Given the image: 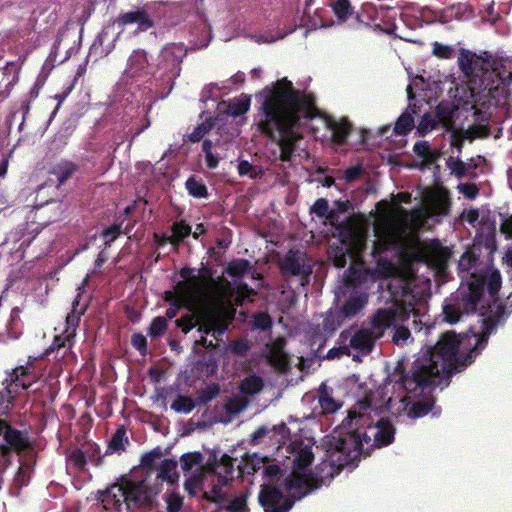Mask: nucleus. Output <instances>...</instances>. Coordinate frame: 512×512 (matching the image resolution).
Instances as JSON below:
<instances>
[{
    "label": "nucleus",
    "instance_id": "obj_8",
    "mask_svg": "<svg viewBox=\"0 0 512 512\" xmlns=\"http://www.w3.org/2000/svg\"><path fill=\"white\" fill-rule=\"evenodd\" d=\"M188 54V49L183 43H168L160 50L157 56L156 68L163 78H167L174 84V80L180 76L182 62Z\"/></svg>",
    "mask_w": 512,
    "mask_h": 512
},
{
    "label": "nucleus",
    "instance_id": "obj_29",
    "mask_svg": "<svg viewBox=\"0 0 512 512\" xmlns=\"http://www.w3.org/2000/svg\"><path fill=\"white\" fill-rule=\"evenodd\" d=\"M426 254L429 261L438 267L445 266L450 257L448 249L438 242L432 243L427 248Z\"/></svg>",
    "mask_w": 512,
    "mask_h": 512
},
{
    "label": "nucleus",
    "instance_id": "obj_23",
    "mask_svg": "<svg viewBox=\"0 0 512 512\" xmlns=\"http://www.w3.org/2000/svg\"><path fill=\"white\" fill-rule=\"evenodd\" d=\"M78 171V164L68 159H61L51 166L49 174L55 177L57 187H60Z\"/></svg>",
    "mask_w": 512,
    "mask_h": 512
},
{
    "label": "nucleus",
    "instance_id": "obj_13",
    "mask_svg": "<svg viewBox=\"0 0 512 512\" xmlns=\"http://www.w3.org/2000/svg\"><path fill=\"white\" fill-rule=\"evenodd\" d=\"M305 254L298 249H290L279 263L282 276L286 279L292 276L300 277V285L309 284L312 267L305 261Z\"/></svg>",
    "mask_w": 512,
    "mask_h": 512
},
{
    "label": "nucleus",
    "instance_id": "obj_15",
    "mask_svg": "<svg viewBox=\"0 0 512 512\" xmlns=\"http://www.w3.org/2000/svg\"><path fill=\"white\" fill-rule=\"evenodd\" d=\"M113 24L117 25L121 31H123L127 25L137 24L138 27L136 32H144L155 26L153 19L143 8H138L135 11L120 13L114 19Z\"/></svg>",
    "mask_w": 512,
    "mask_h": 512
},
{
    "label": "nucleus",
    "instance_id": "obj_61",
    "mask_svg": "<svg viewBox=\"0 0 512 512\" xmlns=\"http://www.w3.org/2000/svg\"><path fill=\"white\" fill-rule=\"evenodd\" d=\"M122 232V223H114L113 225L105 228L101 236L106 240L105 244L109 245L111 242L115 241Z\"/></svg>",
    "mask_w": 512,
    "mask_h": 512
},
{
    "label": "nucleus",
    "instance_id": "obj_37",
    "mask_svg": "<svg viewBox=\"0 0 512 512\" xmlns=\"http://www.w3.org/2000/svg\"><path fill=\"white\" fill-rule=\"evenodd\" d=\"M263 388V380L257 375H250L244 378L240 385V392L244 395H255L259 393Z\"/></svg>",
    "mask_w": 512,
    "mask_h": 512
},
{
    "label": "nucleus",
    "instance_id": "obj_46",
    "mask_svg": "<svg viewBox=\"0 0 512 512\" xmlns=\"http://www.w3.org/2000/svg\"><path fill=\"white\" fill-rule=\"evenodd\" d=\"M220 392V386L217 383L208 385L197 393L196 404L206 405L212 401Z\"/></svg>",
    "mask_w": 512,
    "mask_h": 512
},
{
    "label": "nucleus",
    "instance_id": "obj_59",
    "mask_svg": "<svg viewBox=\"0 0 512 512\" xmlns=\"http://www.w3.org/2000/svg\"><path fill=\"white\" fill-rule=\"evenodd\" d=\"M465 134H467L469 140L487 138L490 135V129L487 125L478 124L465 130Z\"/></svg>",
    "mask_w": 512,
    "mask_h": 512
},
{
    "label": "nucleus",
    "instance_id": "obj_25",
    "mask_svg": "<svg viewBox=\"0 0 512 512\" xmlns=\"http://www.w3.org/2000/svg\"><path fill=\"white\" fill-rule=\"evenodd\" d=\"M457 111V107L450 102H440L435 109V116L438 123L445 128L446 131H450L453 128L454 117Z\"/></svg>",
    "mask_w": 512,
    "mask_h": 512
},
{
    "label": "nucleus",
    "instance_id": "obj_2",
    "mask_svg": "<svg viewBox=\"0 0 512 512\" xmlns=\"http://www.w3.org/2000/svg\"><path fill=\"white\" fill-rule=\"evenodd\" d=\"M460 344V335L446 331L433 347H428L412 362L409 369L404 361H399L388 375L389 382L406 393L417 395L441 384L443 379L449 380L473 361L475 349L462 357L458 355Z\"/></svg>",
    "mask_w": 512,
    "mask_h": 512
},
{
    "label": "nucleus",
    "instance_id": "obj_11",
    "mask_svg": "<svg viewBox=\"0 0 512 512\" xmlns=\"http://www.w3.org/2000/svg\"><path fill=\"white\" fill-rule=\"evenodd\" d=\"M258 502L264 512H289L295 504V499L286 497L275 483H264L260 486Z\"/></svg>",
    "mask_w": 512,
    "mask_h": 512
},
{
    "label": "nucleus",
    "instance_id": "obj_49",
    "mask_svg": "<svg viewBox=\"0 0 512 512\" xmlns=\"http://www.w3.org/2000/svg\"><path fill=\"white\" fill-rule=\"evenodd\" d=\"M202 454L200 452L185 453L180 458L181 468L184 472L190 471L193 467L202 462Z\"/></svg>",
    "mask_w": 512,
    "mask_h": 512
},
{
    "label": "nucleus",
    "instance_id": "obj_35",
    "mask_svg": "<svg viewBox=\"0 0 512 512\" xmlns=\"http://www.w3.org/2000/svg\"><path fill=\"white\" fill-rule=\"evenodd\" d=\"M251 268L252 266L249 260L233 259L227 264L225 273L233 278H242L251 270Z\"/></svg>",
    "mask_w": 512,
    "mask_h": 512
},
{
    "label": "nucleus",
    "instance_id": "obj_32",
    "mask_svg": "<svg viewBox=\"0 0 512 512\" xmlns=\"http://www.w3.org/2000/svg\"><path fill=\"white\" fill-rule=\"evenodd\" d=\"M157 478L174 484L179 478L177 462L173 459H164L159 467Z\"/></svg>",
    "mask_w": 512,
    "mask_h": 512
},
{
    "label": "nucleus",
    "instance_id": "obj_45",
    "mask_svg": "<svg viewBox=\"0 0 512 512\" xmlns=\"http://www.w3.org/2000/svg\"><path fill=\"white\" fill-rule=\"evenodd\" d=\"M475 54L470 51L462 50L458 57V65L460 70L466 74L471 75L474 72L476 60L474 59Z\"/></svg>",
    "mask_w": 512,
    "mask_h": 512
},
{
    "label": "nucleus",
    "instance_id": "obj_58",
    "mask_svg": "<svg viewBox=\"0 0 512 512\" xmlns=\"http://www.w3.org/2000/svg\"><path fill=\"white\" fill-rule=\"evenodd\" d=\"M432 46V54L439 59H451L454 55V49L449 45L435 41Z\"/></svg>",
    "mask_w": 512,
    "mask_h": 512
},
{
    "label": "nucleus",
    "instance_id": "obj_36",
    "mask_svg": "<svg viewBox=\"0 0 512 512\" xmlns=\"http://www.w3.org/2000/svg\"><path fill=\"white\" fill-rule=\"evenodd\" d=\"M344 320L345 318L339 311H330L323 317L322 323L319 324L322 326V329L326 331V335L331 337L334 332L343 325Z\"/></svg>",
    "mask_w": 512,
    "mask_h": 512
},
{
    "label": "nucleus",
    "instance_id": "obj_64",
    "mask_svg": "<svg viewBox=\"0 0 512 512\" xmlns=\"http://www.w3.org/2000/svg\"><path fill=\"white\" fill-rule=\"evenodd\" d=\"M229 512H245L247 509V498L245 495L235 497L227 506Z\"/></svg>",
    "mask_w": 512,
    "mask_h": 512
},
{
    "label": "nucleus",
    "instance_id": "obj_6",
    "mask_svg": "<svg viewBox=\"0 0 512 512\" xmlns=\"http://www.w3.org/2000/svg\"><path fill=\"white\" fill-rule=\"evenodd\" d=\"M83 313L84 310L80 312H70L66 316V329L61 335L54 337L52 344L45 351L44 356L48 360L52 354H54L53 359L57 360L48 372L49 377L55 378L62 372V360L67 356L73 346L76 328L79 325L80 317Z\"/></svg>",
    "mask_w": 512,
    "mask_h": 512
},
{
    "label": "nucleus",
    "instance_id": "obj_54",
    "mask_svg": "<svg viewBox=\"0 0 512 512\" xmlns=\"http://www.w3.org/2000/svg\"><path fill=\"white\" fill-rule=\"evenodd\" d=\"M263 469V477L268 481V483H275L279 480L280 476H283L284 471L280 468L278 464H268L262 467Z\"/></svg>",
    "mask_w": 512,
    "mask_h": 512
},
{
    "label": "nucleus",
    "instance_id": "obj_28",
    "mask_svg": "<svg viewBox=\"0 0 512 512\" xmlns=\"http://www.w3.org/2000/svg\"><path fill=\"white\" fill-rule=\"evenodd\" d=\"M130 441L127 437L126 429L124 426H120L117 428L116 432L113 434L112 438L108 442L107 449L105 451V455H111L114 453L120 454L125 451L126 446L129 445Z\"/></svg>",
    "mask_w": 512,
    "mask_h": 512
},
{
    "label": "nucleus",
    "instance_id": "obj_41",
    "mask_svg": "<svg viewBox=\"0 0 512 512\" xmlns=\"http://www.w3.org/2000/svg\"><path fill=\"white\" fill-rule=\"evenodd\" d=\"M214 127V121L212 118H207L202 121L194 130L187 135V138L192 143H197L203 139Z\"/></svg>",
    "mask_w": 512,
    "mask_h": 512
},
{
    "label": "nucleus",
    "instance_id": "obj_48",
    "mask_svg": "<svg viewBox=\"0 0 512 512\" xmlns=\"http://www.w3.org/2000/svg\"><path fill=\"white\" fill-rule=\"evenodd\" d=\"M440 125L435 115L430 113H425L417 126V131L420 135L424 136L428 132L437 128Z\"/></svg>",
    "mask_w": 512,
    "mask_h": 512
},
{
    "label": "nucleus",
    "instance_id": "obj_7",
    "mask_svg": "<svg viewBox=\"0 0 512 512\" xmlns=\"http://www.w3.org/2000/svg\"><path fill=\"white\" fill-rule=\"evenodd\" d=\"M235 458L223 454L218 461L208 466L211 472V483L209 489L203 490L202 498L216 504H221L226 500V494L222 488L229 485L234 479Z\"/></svg>",
    "mask_w": 512,
    "mask_h": 512
},
{
    "label": "nucleus",
    "instance_id": "obj_42",
    "mask_svg": "<svg viewBox=\"0 0 512 512\" xmlns=\"http://www.w3.org/2000/svg\"><path fill=\"white\" fill-rule=\"evenodd\" d=\"M196 407V402L189 396L178 395L171 404V409L177 413L189 414Z\"/></svg>",
    "mask_w": 512,
    "mask_h": 512
},
{
    "label": "nucleus",
    "instance_id": "obj_56",
    "mask_svg": "<svg viewBox=\"0 0 512 512\" xmlns=\"http://www.w3.org/2000/svg\"><path fill=\"white\" fill-rule=\"evenodd\" d=\"M413 151L417 156L427 160L430 163L434 161L433 153L427 141H417L413 146Z\"/></svg>",
    "mask_w": 512,
    "mask_h": 512
},
{
    "label": "nucleus",
    "instance_id": "obj_34",
    "mask_svg": "<svg viewBox=\"0 0 512 512\" xmlns=\"http://www.w3.org/2000/svg\"><path fill=\"white\" fill-rule=\"evenodd\" d=\"M220 308L212 307L205 310L201 317V322L198 327V331L204 335L212 333L216 323L218 321V313Z\"/></svg>",
    "mask_w": 512,
    "mask_h": 512
},
{
    "label": "nucleus",
    "instance_id": "obj_44",
    "mask_svg": "<svg viewBox=\"0 0 512 512\" xmlns=\"http://www.w3.org/2000/svg\"><path fill=\"white\" fill-rule=\"evenodd\" d=\"M230 292H233L234 301L237 306H242L246 300L255 294L254 290L245 282L239 283L233 289L231 288Z\"/></svg>",
    "mask_w": 512,
    "mask_h": 512
},
{
    "label": "nucleus",
    "instance_id": "obj_18",
    "mask_svg": "<svg viewBox=\"0 0 512 512\" xmlns=\"http://www.w3.org/2000/svg\"><path fill=\"white\" fill-rule=\"evenodd\" d=\"M506 316H508V313L506 311V305L503 303H499L495 311L490 310V314L483 319V332L477 339V342H487L488 336L496 331L498 325L503 322Z\"/></svg>",
    "mask_w": 512,
    "mask_h": 512
},
{
    "label": "nucleus",
    "instance_id": "obj_16",
    "mask_svg": "<svg viewBox=\"0 0 512 512\" xmlns=\"http://www.w3.org/2000/svg\"><path fill=\"white\" fill-rule=\"evenodd\" d=\"M124 493V483L121 485L114 484L106 490L98 491L97 499L102 503L105 510L120 512L122 502H125Z\"/></svg>",
    "mask_w": 512,
    "mask_h": 512
},
{
    "label": "nucleus",
    "instance_id": "obj_62",
    "mask_svg": "<svg viewBox=\"0 0 512 512\" xmlns=\"http://www.w3.org/2000/svg\"><path fill=\"white\" fill-rule=\"evenodd\" d=\"M253 325L255 328L262 331H267L272 327V319L268 313L258 312L253 319Z\"/></svg>",
    "mask_w": 512,
    "mask_h": 512
},
{
    "label": "nucleus",
    "instance_id": "obj_30",
    "mask_svg": "<svg viewBox=\"0 0 512 512\" xmlns=\"http://www.w3.org/2000/svg\"><path fill=\"white\" fill-rule=\"evenodd\" d=\"M319 404L324 413H334L340 408V404L332 397V389L325 384L319 388Z\"/></svg>",
    "mask_w": 512,
    "mask_h": 512
},
{
    "label": "nucleus",
    "instance_id": "obj_51",
    "mask_svg": "<svg viewBox=\"0 0 512 512\" xmlns=\"http://www.w3.org/2000/svg\"><path fill=\"white\" fill-rule=\"evenodd\" d=\"M468 163L462 161L460 158H454L450 156L447 160V167L451 170V172L458 178H463L468 175L467 172Z\"/></svg>",
    "mask_w": 512,
    "mask_h": 512
},
{
    "label": "nucleus",
    "instance_id": "obj_38",
    "mask_svg": "<svg viewBox=\"0 0 512 512\" xmlns=\"http://www.w3.org/2000/svg\"><path fill=\"white\" fill-rule=\"evenodd\" d=\"M331 9L339 21L345 22L354 13L350 0H332Z\"/></svg>",
    "mask_w": 512,
    "mask_h": 512
},
{
    "label": "nucleus",
    "instance_id": "obj_19",
    "mask_svg": "<svg viewBox=\"0 0 512 512\" xmlns=\"http://www.w3.org/2000/svg\"><path fill=\"white\" fill-rule=\"evenodd\" d=\"M200 284V278L198 276H192L189 280L177 282L174 291L185 304L191 303L202 295Z\"/></svg>",
    "mask_w": 512,
    "mask_h": 512
},
{
    "label": "nucleus",
    "instance_id": "obj_21",
    "mask_svg": "<svg viewBox=\"0 0 512 512\" xmlns=\"http://www.w3.org/2000/svg\"><path fill=\"white\" fill-rule=\"evenodd\" d=\"M325 125L332 132V141L335 144L341 146L347 143V138L351 134L353 127L346 118L337 121L332 117H326Z\"/></svg>",
    "mask_w": 512,
    "mask_h": 512
},
{
    "label": "nucleus",
    "instance_id": "obj_3",
    "mask_svg": "<svg viewBox=\"0 0 512 512\" xmlns=\"http://www.w3.org/2000/svg\"><path fill=\"white\" fill-rule=\"evenodd\" d=\"M395 429L388 419L381 418L373 423L365 412L351 411L343 420L341 431L333 436L331 447V476L339 473L344 467L357 466L364 452V443L368 447H381L391 444Z\"/></svg>",
    "mask_w": 512,
    "mask_h": 512
},
{
    "label": "nucleus",
    "instance_id": "obj_12",
    "mask_svg": "<svg viewBox=\"0 0 512 512\" xmlns=\"http://www.w3.org/2000/svg\"><path fill=\"white\" fill-rule=\"evenodd\" d=\"M324 484V479L316 477L314 474L292 472L284 479V489L288 492L286 497H292L295 502L312 491L320 488Z\"/></svg>",
    "mask_w": 512,
    "mask_h": 512
},
{
    "label": "nucleus",
    "instance_id": "obj_50",
    "mask_svg": "<svg viewBox=\"0 0 512 512\" xmlns=\"http://www.w3.org/2000/svg\"><path fill=\"white\" fill-rule=\"evenodd\" d=\"M374 259L376 262L375 273L379 277L386 278L393 274L394 267H393L391 260H389L386 257H382V256L376 257Z\"/></svg>",
    "mask_w": 512,
    "mask_h": 512
},
{
    "label": "nucleus",
    "instance_id": "obj_20",
    "mask_svg": "<svg viewBox=\"0 0 512 512\" xmlns=\"http://www.w3.org/2000/svg\"><path fill=\"white\" fill-rule=\"evenodd\" d=\"M368 293L363 291L353 292L343 303L339 312L345 319L355 317L368 303Z\"/></svg>",
    "mask_w": 512,
    "mask_h": 512
},
{
    "label": "nucleus",
    "instance_id": "obj_10",
    "mask_svg": "<svg viewBox=\"0 0 512 512\" xmlns=\"http://www.w3.org/2000/svg\"><path fill=\"white\" fill-rule=\"evenodd\" d=\"M403 304H395L390 308H379L371 317V327L368 328L378 339L396 322H404L410 317V312Z\"/></svg>",
    "mask_w": 512,
    "mask_h": 512
},
{
    "label": "nucleus",
    "instance_id": "obj_22",
    "mask_svg": "<svg viewBox=\"0 0 512 512\" xmlns=\"http://www.w3.org/2000/svg\"><path fill=\"white\" fill-rule=\"evenodd\" d=\"M378 338L368 329H359L350 337L349 346L362 354L372 352Z\"/></svg>",
    "mask_w": 512,
    "mask_h": 512
},
{
    "label": "nucleus",
    "instance_id": "obj_5",
    "mask_svg": "<svg viewBox=\"0 0 512 512\" xmlns=\"http://www.w3.org/2000/svg\"><path fill=\"white\" fill-rule=\"evenodd\" d=\"M39 377L40 373L31 361L6 371V377L2 380L3 387L0 389V414L7 415L21 391L30 388Z\"/></svg>",
    "mask_w": 512,
    "mask_h": 512
},
{
    "label": "nucleus",
    "instance_id": "obj_27",
    "mask_svg": "<svg viewBox=\"0 0 512 512\" xmlns=\"http://www.w3.org/2000/svg\"><path fill=\"white\" fill-rule=\"evenodd\" d=\"M414 114H416V106L409 105L395 123L394 133L396 135L405 136L412 131L415 126Z\"/></svg>",
    "mask_w": 512,
    "mask_h": 512
},
{
    "label": "nucleus",
    "instance_id": "obj_60",
    "mask_svg": "<svg viewBox=\"0 0 512 512\" xmlns=\"http://www.w3.org/2000/svg\"><path fill=\"white\" fill-rule=\"evenodd\" d=\"M246 406L247 403L245 400L239 397H234L226 401L224 409L229 414H238L241 411H243L246 408Z\"/></svg>",
    "mask_w": 512,
    "mask_h": 512
},
{
    "label": "nucleus",
    "instance_id": "obj_40",
    "mask_svg": "<svg viewBox=\"0 0 512 512\" xmlns=\"http://www.w3.org/2000/svg\"><path fill=\"white\" fill-rule=\"evenodd\" d=\"M310 212L319 218H325L333 224L334 212L329 209L328 200L325 198H318L310 208Z\"/></svg>",
    "mask_w": 512,
    "mask_h": 512
},
{
    "label": "nucleus",
    "instance_id": "obj_39",
    "mask_svg": "<svg viewBox=\"0 0 512 512\" xmlns=\"http://www.w3.org/2000/svg\"><path fill=\"white\" fill-rule=\"evenodd\" d=\"M314 460V454L309 447L302 448L293 460L295 472H300L309 467Z\"/></svg>",
    "mask_w": 512,
    "mask_h": 512
},
{
    "label": "nucleus",
    "instance_id": "obj_17",
    "mask_svg": "<svg viewBox=\"0 0 512 512\" xmlns=\"http://www.w3.org/2000/svg\"><path fill=\"white\" fill-rule=\"evenodd\" d=\"M148 66L147 52L143 49H136L128 58L124 74L128 78H139L147 74Z\"/></svg>",
    "mask_w": 512,
    "mask_h": 512
},
{
    "label": "nucleus",
    "instance_id": "obj_1",
    "mask_svg": "<svg viewBox=\"0 0 512 512\" xmlns=\"http://www.w3.org/2000/svg\"><path fill=\"white\" fill-rule=\"evenodd\" d=\"M256 97L260 99L262 116L257 122L258 130L278 146L279 151L273 153L275 159L291 161L297 142L302 139L303 120L320 115L314 94L294 88L284 77L264 87Z\"/></svg>",
    "mask_w": 512,
    "mask_h": 512
},
{
    "label": "nucleus",
    "instance_id": "obj_57",
    "mask_svg": "<svg viewBox=\"0 0 512 512\" xmlns=\"http://www.w3.org/2000/svg\"><path fill=\"white\" fill-rule=\"evenodd\" d=\"M353 209L354 207L350 200H336L334 202V208L332 209V212H334L333 224L339 221L340 214L353 211Z\"/></svg>",
    "mask_w": 512,
    "mask_h": 512
},
{
    "label": "nucleus",
    "instance_id": "obj_33",
    "mask_svg": "<svg viewBox=\"0 0 512 512\" xmlns=\"http://www.w3.org/2000/svg\"><path fill=\"white\" fill-rule=\"evenodd\" d=\"M185 188L193 198H208L209 192L204 181L196 176H190L185 182Z\"/></svg>",
    "mask_w": 512,
    "mask_h": 512
},
{
    "label": "nucleus",
    "instance_id": "obj_47",
    "mask_svg": "<svg viewBox=\"0 0 512 512\" xmlns=\"http://www.w3.org/2000/svg\"><path fill=\"white\" fill-rule=\"evenodd\" d=\"M267 461L268 459L266 457L259 458L256 455H254L253 457H251L249 461L245 463L244 467L238 466L240 476H243L244 474L251 475L258 472L260 469H262L261 465Z\"/></svg>",
    "mask_w": 512,
    "mask_h": 512
},
{
    "label": "nucleus",
    "instance_id": "obj_14",
    "mask_svg": "<svg viewBox=\"0 0 512 512\" xmlns=\"http://www.w3.org/2000/svg\"><path fill=\"white\" fill-rule=\"evenodd\" d=\"M264 438H269L273 444L281 446L289 440L290 429L284 422L274 425L272 428L260 426L250 435L249 442L251 445H256L261 443Z\"/></svg>",
    "mask_w": 512,
    "mask_h": 512
},
{
    "label": "nucleus",
    "instance_id": "obj_26",
    "mask_svg": "<svg viewBox=\"0 0 512 512\" xmlns=\"http://www.w3.org/2000/svg\"><path fill=\"white\" fill-rule=\"evenodd\" d=\"M306 334L309 345L315 352H320L325 347L328 338H330L319 323L310 324Z\"/></svg>",
    "mask_w": 512,
    "mask_h": 512
},
{
    "label": "nucleus",
    "instance_id": "obj_43",
    "mask_svg": "<svg viewBox=\"0 0 512 512\" xmlns=\"http://www.w3.org/2000/svg\"><path fill=\"white\" fill-rule=\"evenodd\" d=\"M231 319L232 318L224 310L220 308L218 313V321L211 333L216 341L222 340V336L228 329L231 323Z\"/></svg>",
    "mask_w": 512,
    "mask_h": 512
},
{
    "label": "nucleus",
    "instance_id": "obj_63",
    "mask_svg": "<svg viewBox=\"0 0 512 512\" xmlns=\"http://www.w3.org/2000/svg\"><path fill=\"white\" fill-rule=\"evenodd\" d=\"M183 497L177 493H170L166 497L167 512H180L183 506Z\"/></svg>",
    "mask_w": 512,
    "mask_h": 512
},
{
    "label": "nucleus",
    "instance_id": "obj_9",
    "mask_svg": "<svg viewBox=\"0 0 512 512\" xmlns=\"http://www.w3.org/2000/svg\"><path fill=\"white\" fill-rule=\"evenodd\" d=\"M124 489L125 503L128 509L133 506L151 511L156 507V496L159 489L150 485L147 480H126Z\"/></svg>",
    "mask_w": 512,
    "mask_h": 512
},
{
    "label": "nucleus",
    "instance_id": "obj_53",
    "mask_svg": "<svg viewBox=\"0 0 512 512\" xmlns=\"http://www.w3.org/2000/svg\"><path fill=\"white\" fill-rule=\"evenodd\" d=\"M167 330V321L165 317H155L149 327L148 335L153 338L161 337Z\"/></svg>",
    "mask_w": 512,
    "mask_h": 512
},
{
    "label": "nucleus",
    "instance_id": "obj_4",
    "mask_svg": "<svg viewBox=\"0 0 512 512\" xmlns=\"http://www.w3.org/2000/svg\"><path fill=\"white\" fill-rule=\"evenodd\" d=\"M501 284V274L498 270L479 276L468 285L467 289L458 291L444 301L443 320L449 324H455L463 315L473 314L478 310L481 315H485L488 308H491L490 305L486 307L483 304L485 287L495 302Z\"/></svg>",
    "mask_w": 512,
    "mask_h": 512
},
{
    "label": "nucleus",
    "instance_id": "obj_31",
    "mask_svg": "<svg viewBox=\"0 0 512 512\" xmlns=\"http://www.w3.org/2000/svg\"><path fill=\"white\" fill-rule=\"evenodd\" d=\"M194 369L201 376L211 377L218 371V364L213 355H204L195 363Z\"/></svg>",
    "mask_w": 512,
    "mask_h": 512
},
{
    "label": "nucleus",
    "instance_id": "obj_24",
    "mask_svg": "<svg viewBox=\"0 0 512 512\" xmlns=\"http://www.w3.org/2000/svg\"><path fill=\"white\" fill-rule=\"evenodd\" d=\"M429 412L438 416L441 412L440 407H435V398L433 396L414 401L408 409L407 415L410 418H422Z\"/></svg>",
    "mask_w": 512,
    "mask_h": 512
},
{
    "label": "nucleus",
    "instance_id": "obj_55",
    "mask_svg": "<svg viewBox=\"0 0 512 512\" xmlns=\"http://www.w3.org/2000/svg\"><path fill=\"white\" fill-rule=\"evenodd\" d=\"M68 460L78 472L83 471L87 465L86 456L81 449L73 450L68 456Z\"/></svg>",
    "mask_w": 512,
    "mask_h": 512
},
{
    "label": "nucleus",
    "instance_id": "obj_52",
    "mask_svg": "<svg viewBox=\"0 0 512 512\" xmlns=\"http://www.w3.org/2000/svg\"><path fill=\"white\" fill-rule=\"evenodd\" d=\"M20 315L18 309H13L10 314V318L6 323L7 335L9 338L16 339L19 336Z\"/></svg>",
    "mask_w": 512,
    "mask_h": 512
}]
</instances>
